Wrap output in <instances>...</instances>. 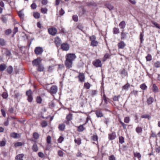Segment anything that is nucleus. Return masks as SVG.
I'll list each match as a JSON object with an SVG mask.
<instances>
[{
  "mask_svg": "<svg viewBox=\"0 0 160 160\" xmlns=\"http://www.w3.org/2000/svg\"><path fill=\"white\" fill-rule=\"evenodd\" d=\"M131 93L134 94L135 97H136L138 95V91L136 90H133Z\"/></svg>",
  "mask_w": 160,
  "mask_h": 160,
  "instance_id": "63",
  "label": "nucleus"
},
{
  "mask_svg": "<svg viewBox=\"0 0 160 160\" xmlns=\"http://www.w3.org/2000/svg\"><path fill=\"white\" fill-rule=\"evenodd\" d=\"M125 69H123L121 71V74L122 75V77H124L126 76V72Z\"/></svg>",
  "mask_w": 160,
  "mask_h": 160,
  "instance_id": "53",
  "label": "nucleus"
},
{
  "mask_svg": "<svg viewBox=\"0 0 160 160\" xmlns=\"http://www.w3.org/2000/svg\"><path fill=\"white\" fill-rule=\"evenodd\" d=\"M152 91L154 92H159V90L158 87L155 84H152Z\"/></svg>",
  "mask_w": 160,
  "mask_h": 160,
  "instance_id": "15",
  "label": "nucleus"
},
{
  "mask_svg": "<svg viewBox=\"0 0 160 160\" xmlns=\"http://www.w3.org/2000/svg\"><path fill=\"white\" fill-rule=\"evenodd\" d=\"M43 52V49L41 47H37L34 50L35 53L37 55L41 54Z\"/></svg>",
  "mask_w": 160,
  "mask_h": 160,
  "instance_id": "9",
  "label": "nucleus"
},
{
  "mask_svg": "<svg viewBox=\"0 0 160 160\" xmlns=\"http://www.w3.org/2000/svg\"><path fill=\"white\" fill-rule=\"evenodd\" d=\"M59 13L60 16H62L65 13V11L62 8H61L59 11Z\"/></svg>",
  "mask_w": 160,
  "mask_h": 160,
  "instance_id": "60",
  "label": "nucleus"
},
{
  "mask_svg": "<svg viewBox=\"0 0 160 160\" xmlns=\"http://www.w3.org/2000/svg\"><path fill=\"white\" fill-rule=\"evenodd\" d=\"M154 68H160V62L158 61L155 62L153 64Z\"/></svg>",
  "mask_w": 160,
  "mask_h": 160,
  "instance_id": "22",
  "label": "nucleus"
},
{
  "mask_svg": "<svg viewBox=\"0 0 160 160\" xmlns=\"http://www.w3.org/2000/svg\"><path fill=\"white\" fill-rule=\"evenodd\" d=\"M48 123L45 121H43L41 123V125L43 128L46 127Z\"/></svg>",
  "mask_w": 160,
  "mask_h": 160,
  "instance_id": "43",
  "label": "nucleus"
},
{
  "mask_svg": "<svg viewBox=\"0 0 160 160\" xmlns=\"http://www.w3.org/2000/svg\"><path fill=\"white\" fill-rule=\"evenodd\" d=\"M36 101L38 103H41L42 102V99L39 96H38L37 98Z\"/></svg>",
  "mask_w": 160,
  "mask_h": 160,
  "instance_id": "44",
  "label": "nucleus"
},
{
  "mask_svg": "<svg viewBox=\"0 0 160 160\" xmlns=\"http://www.w3.org/2000/svg\"><path fill=\"white\" fill-rule=\"evenodd\" d=\"M44 68L42 64L39 65L37 66V70L38 71L42 72L44 71Z\"/></svg>",
  "mask_w": 160,
  "mask_h": 160,
  "instance_id": "21",
  "label": "nucleus"
},
{
  "mask_svg": "<svg viewBox=\"0 0 160 160\" xmlns=\"http://www.w3.org/2000/svg\"><path fill=\"white\" fill-rule=\"evenodd\" d=\"M61 48L63 51H68L70 49V45L67 42H64L61 44Z\"/></svg>",
  "mask_w": 160,
  "mask_h": 160,
  "instance_id": "5",
  "label": "nucleus"
},
{
  "mask_svg": "<svg viewBox=\"0 0 160 160\" xmlns=\"http://www.w3.org/2000/svg\"><path fill=\"white\" fill-rule=\"evenodd\" d=\"M84 125H80L79 126L78 128V131L79 132H82L84 129V128L83 127Z\"/></svg>",
  "mask_w": 160,
  "mask_h": 160,
  "instance_id": "27",
  "label": "nucleus"
},
{
  "mask_svg": "<svg viewBox=\"0 0 160 160\" xmlns=\"http://www.w3.org/2000/svg\"><path fill=\"white\" fill-rule=\"evenodd\" d=\"M33 138L36 140L38 139L39 137V134L37 132H34L33 134Z\"/></svg>",
  "mask_w": 160,
  "mask_h": 160,
  "instance_id": "33",
  "label": "nucleus"
},
{
  "mask_svg": "<svg viewBox=\"0 0 160 160\" xmlns=\"http://www.w3.org/2000/svg\"><path fill=\"white\" fill-rule=\"evenodd\" d=\"M22 142H18L14 143V146L15 147H17L19 146H22Z\"/></svg>",
  "mask_w": 160,
  "mask_h": 160,
  "instance_id": "46",
  "label": "nucleus"
},
{
  "mask_svg": "<svg viewBox=\"0 0 160 160\" xmlns=\"http://www.w3.org/2000/svg\"><path fill=\"white\" fill-rule=\"evenodd\" d=\"M120 97V95H119L118 96H114L113 98V100L114 101H118Z\"/></svg>",
  "mask_w": 160,
  "mask_h": 160,
  "instance_id": "42",
  "label": "nucleus"
},
{
  "mask_svg": "<svg viewBox=\"0 0 160 160\" xmlns=\"http://www.w3.org/2000/svg\"><path fill=\"white\" fill-rule=\"evenodd\" d=\"M63 137L62 136H61L59 137V138L58 140V142L59 143H61L63 141Z\"/></svg>",
  "mask_w": 160,
  "mask_h": 160,
  "instance_id": "50",
  "label": "nucleus"
},
{
  "mask_svg": "<svg viewBox=\"0 0 160 160\" xmlns=\"http://www.w3.org/2000/svg\"><path fill=\"white\" fill-rule=\"evenodd\" d=\"M26 95L28 97V101L29 102H31L33 100L32 91L31 90L27 91L26 92Z\"/></svg>",
  "mask_w": 160,
  "mask_h": 160,
  "instance_id": "4",
  "label": "nucleus"
},
{
  "mask_svg": "<svg viewBox=\"0 0 160 160\" xmlns=\"http://www.w3.org/2000/svg\"><path fill=\"white\" fill-rule=\"evenodd\" d=\"M32 149L33 151L36 152L38 150V148L37 144L35 143L32 147Z\"/></svg>",
  "mask_w": 160,
  "mask_h": 160,
  "instance_id": "25",
  "label": "nucleus"
},
{
  "mask_svg": "<svg viewBox=\"0 0 160 160\" xmlns=\"http://www.w3.org/2000/svg\"><path fill=\"white\" fill-rule=\"evenodd\" d=\"M66 119L68 121H71L72 119V114L69 113L67 115L66 117Z\"/></svg>",
  "mask_w": 160,
  "mask_h": 160,
  "instance_id": "36",
  "label": "nucleus"
},
{
  "mask_svg": "<svg viewBox=\"0 0 160 160\" xmlns=\"http://www.w3.org/2000/svg\"><path fill=\"white\" fill-rule=\"evenodd\" d=\"M128 34V33L127 32H124V30H123L121 33V39L122 40H124L127 37V35Z\"/></svg>",
  "mask_w": 160,
  "mask_h": 160,
  "instance_id": "14",
  "label": "nucleus"
},
{
  "mask_svg": "<svg viewBox=\"0 0 160 160\" xmlns=\"http://www.w3.org/2000/svg\"><path fill=\"white\" fill-rule=\"evenodd\" d=\"M154 101V98L153 97H149L147 99V104L149 105L151 104Z\"/></svg>",
  "mask_w": 160,
  "mask_h": 160,
  "instance_id": "20",
  "label": "nucleus"
},
{
  "mask_svg": "<svg viewBox=\"0 0 160 160\" xmlns=\"http://www.w3.org/2000/svg\"><path fill=\"white\" fill-rule=\"evenodd\" d=\"M54 42L56 45L58 47L59 46H61L62 44V40L58 37H56L55 38Z\"/></svg>",
  "mask_w": 160,
  "mask_h": 160,
  "instance_id": "8",
  "label": "nucleus"
},
{
  "mask_svg": "<svg viewBox=\"0 0 160 160\" xmlns=\"http://www.w3.org/2000/svg\"><path fill=\"white\" fill-rule=\"evenodd\" d=\"M18 15L21 19H23L24 16V14L22 10L19 11L18 12Z\"/></svg>",
  "mask_w": 160,
  "mask_h": 160,
  "instance_id": "35",
  "label": "nucleus"
},
{
  "mask_svg": "<svg viewBox=\"0 0 160 160\" xmlns=\"http://www.w3.org/2000/svg\"><path fill=\"white\" fill-rule=\"evenodd\" d=\"M92 63L96 68L101 67L102 66L101 61L99 59H97L93 61Z\"/></svg>",
  "mask_w": 160,
  "mask_h": 160,
  "instance_id": "6",
  "label": "nucleus"
},
{
  "mask_svg": "<svg viewBox=\"0 0 160 160\" xmlns=\"http://www.w3.org/2000/svg\"><path fill=\"white\" fill-rule=\"evenodd\" d=\"M134 155L135 157H137L138 159H140L141 155L139 152H134Z\"/></svg>",
  "mask_w": 160,
  "mask_h": 160,
  "instance_id": "39",
  "label": "nucleus"
},
{
  "mask_svg": "<svg viewBox=\"0 0 160 160\" xmlns=\"http://www.w3.org/2000/svg\"><path fill=\"white\" fill-rule=\"evenodd\" d=\"M151 23L153 24L154 26L158 28H160V26H159V25L156 22H154L153 21H152L151 22Z\"/></svg>",
  "mask_w": 160,
  "mask_h": 160,
  "instance_id": "49",
  "label": "nucleus"
},
{
  "mask_svg": "<svg viewBox=\"0 0 160 160\" xmlns=\"http://www.w3.org/2000/svg\"><path fill=\"white\" fill-rule=\"evenodd\" d=\"M142 128L139 127H137L136 128V131L138 133H140L142 132Z\"/></svg>",
  "mask_w": 160,
  "mask_h": 160,
  "instance_id": "38",
  "label": "nucleus"
},
{
  "mask_svg": "<svg viewBox=\"0 0 160 160\" xmlns=\"http://www.w3.org/2000/svg\"><path fill=\"white\" fill-rule=\"evenodd\" d=\"M130 84L127 83V84H125L124 86H123L122 87V90H125L126 91H127L128 89V88L130 86Z\"/></svg>",
  "mask_w": 160,
  "mask_h": 160,
  "instance_id": "29",
  "label": "nucleus"
},
{
  "mask_svg": "<svg viewBox=\"0 0 160 160\" xmlns=\"http://www.w3.org/2000/svg\"><path fill=\"white\" fill-rule=\"evenodd\" d=\"M116 137V135L115 132H113L108 135V139L109 140H113Z\"/></svg>",
  "mask_w": 160,
  "mask_h": 160,
  "instance_id": "11",
  "label": "nucleus"
},
{
  "mask_svg": "<svg viewBox=\"0 0 160 160\" xmlns=\"http://www.w3.org/2000/svg\"><path fill=\"white\" fill-rule=\"evenodd\" d=\"M77 28L79 30H80L82 32H84L83 30L84 29V27L82 25H78L77 27Z\"/></svg>",
  "mask_w": 160,
  "mask_h": 160,
  "instance_id": "48",
  "label": "nucleus"
},
{
  "mask_svg": "<svg viewBox=\"0 0 160 160\" xmlns=\"http://www.w3.org/2000/svg\"><path fill=\"white\" fill-rule=\"evenodd\" d=\"M81 140L80 138H78L77 139H75L74 140L75 142L78 145H79L81 144Z\"/></svg>",
  "mask_w": 160,
  "mask_h": 160,
  "instance_id": "40",
  "label": "nucleus"
},
{
  "mask_svg": "<svg viewBox=\"0 0 160 160\" xmlns=\"http://www.w3.org/2000/svg\"><path fill=\"white\" fill-rule=\"evenodd\" d=\"M90 84L88 82H86L84 84V87L87 89H89L90 87Z\"/></svg>",
  "mask_w": 160,
  "mask_h": 160,
  "instance_id": "41",
  "label": "nucleus"
},
{
  "mask_svg": "<svg viewBox=\"0 0 160 160\" xmlns=\"http://www.w3.org/2000/svg\"><path fill=\"white\" fill-rule=\"evenodd\" d=\"M130 121V118L129 117H126L124 118V122L126 123H128Z\"/></svg>",
  "mask_w": 160,
  "mask_h": 160,
  "instance_id": "51",
  "label": "nucleus"
},
{
  "mask_svg": "<svg viewBox=\"0 0 160 160\" xmlns=\"http://www.w3.org/2000/svg\"><path fill=\"white\" fill-rule=\"evenodd\" d=\"M48 92L52 95L55 94L58 91V88L55 85H52L49 89L48 90Z\"/></svg>",
  "mask_w": 160,
  "mask_h": 160,
  "instance_id": "3",
  "label": "nucleus"
},
{
  "mask_svg": "<svg viewBox=\"0 0 160 160\" xmlns=\"http://www.w3.org/2000/svg\"><path fill=\"white\" fill-rule=\"evenodd\" d=\"M37 5L35 3H33L31 5V8L32 9H35L37 8Z\"/></svg>",
  "mask_w": 160,
  "mask_h": 160,
  "instance_id": "62",
  "label": "nucleus"
},
{
  "mask_svg": "<svg viewBox=\"0 0 160 160\" xmlns=\"http://www.w3.org/2000/svg\"><path fill=\"white\" fill-rule=\"evenodd\" d=\"M32 64L34 66H38L41 64V61L39 59H37L34 60L32 62Z\"/></svg>",
  "mask_w": 160,
  "mask_h": 160,
  "instance_id": "12",
  "label": "nucleus"
},
{
  "mask_svg": "<svg viewBox=\"0 0 160 160\" xmlns=\"http://www.w3.org/2000/svg\"><path fill=\"white\" fill-rule=\"evenodd\" d=\"M125 46V43L122 41H120L118 45V48L119 49H123Z\"/></svg>",
  "mask_w": 160,
  "mask_h": 160,
  "instance_id": "13",
  "label": "nucleus"
},
{
  "mask_svg": "<svg viewBox=\"0 0 160 160\" xmlns=\"http://www.w3.org/2000/svg\"><path fill=\"white\" fill-rule=\"evenodd\" d=\"M6 143V141L5 138H3L2 140L0 141V147L4 146Z\"/></svg>",
  "mask_w": 160,
  "mask_h": 160,
  "instance_id": "26",
  "label": "nucleus"
},
{
  "mask_svg": "<svg viewBox=\"0 0 160 160\" xmlns=\"http://www.w3.org/2000/svg\"><path fill=\"white\" fill-rule=\"evenodd\" d=\"M95 114L98 117H102L103 116V114L102 112L100 110H97L96 111Z\"/></svg>",
  "mask_w": 160,
  "mask_h": 160,
  "instance_id": "16",
  "label": "nucleus"
},
{
  "mask_svg": "<svg viewBox=\"0 0 160 160\" xmlns=\"http://www.w3.org/2000/svg\"><path fill=\"white\" fill-rule=\"evenodd\" d=\"M48 31L49 34L52 36H55L57 33V29L54 27L49 28Z\"/></svg>",
  "mask_w": 160,
  "mask_h": 160,
  "instance_id": "7",
  "label": "nucleus"
},
{
  "mask_svg": "<svg viewBox=\"0 0 160 160\" xmlns=\"http://www.w3.org/2000/svg\"><path fill=\"white\" fill-rule=\"evenodd\" d=\"M97 93V91L95 90H93L92 91L91 95L92 97H94Z\"/></svg>",
  "mask_w": 160,
  "mask_h": 160,
  "instance_id": "61",
  "label": "nucleus"
},
{
  "mask_svg": "<svg viewBox=\"0 0 160 160\" xmlns=\"http://www.w3.org/2000/svg\"><path fill=\"white\" fill-rule=\"evenodd\" d=\"M119 30L118 28L115 27L113 28V33L114 34H118L119 33Z\"/></svg>",
  "mask_w": 160,
  "mask_h": 160,
  "instance_id": "34",
  "label": "nucleus"
},
{
  "mask_svg": "<svg viewBox=\"0 0 160 160\" xmlns=\"http://www.w3.org/2000/svg\"><path fill=\"white\" fill-rule=\"evenodd\" d=\"M119 142L121 144L124 142V139L123 137L121 136L119 137Z\"/></svg>",
  "mask_w": 160,
  "mask_h": 160,
  "instance_id": "57",
  "label": "nucleus"
},
{
  "mask_svg": "<svg viewBox=\"0 0 160 160\" xmlns=\"http://www.w3.org/2000/svg\"><path fill=\"white\" fill-rule=\"evenodd\" d=\"M76 58V56L74 53H68L65 56V60L64 62L65 65L67 68L72 67V62Z\"/></svg>",
  "mask_w": 160,
  "mask_h": 160,
  "instance_id": "1",
  "label": "nucleus"
},
{
  "mask_svg": "<svg viewBox=\"0 0 160 160\" xmlns=\"http://www.w3.org/2000/svg\"><path fill=\"white\" fill-rule=\"evenodd\" d=\"M11 136L14 138H18L20 137V135L17 133L12 132L11 134Z\"/></svg>",
  "mask_w": 160,
  "mask_h": 160,
  "instance_id": "19",
  "label": "nucleus"
},
{
  "mask_svg": "<svg viewBox=\"0 0 160 160\" xmlns=\"http://www.w3.org/2000/svg\"><path fill=\"white\" fill-rule=\"evenodd\" d=\"M105 6L108 8L109 10H112L114 9V7L111 4L107 3L105 4Z\"/></svg>",
  "mask_w": 160,
  "mask_h": 160,
  "instance_id": "18",
  "label": "nucleus"
},
{
  "mask_svg": "<svg viewBox=\"0 0 160 160\" xmlns=\"http://www.w3.org/2000/svg\"><path fill=\"white\" fill-rule=\"evenodd\" d=\"M64 153L61 150L58 151V154L59 156L62 157L63 156Z\"/></svg>",
  "mask_w": 160,
  "mask_h": 160,
  "instance_id": "52",
  "label": "nucleus"
},
{
  "mask_svg": "<svg viewBox=\"0 0 160 160\" xmlns=\"http://www.w3.org/2000/svg\"><path fill=\"white\" fill-rule=\"evenodd\" d=\"M65 125L64 124H59L58 126V129L59 130L63 131L65 129Z\"/></svg>",
  "mask_w": 160,
  "mask_h": 160,
  "instance_id": "24",
  "label": "nucleus"
},
{
  "mask_svg": "<svg viewBox=\"0 0 160 160\" xmlns=\"http://www.w3.org/2000/svg\"><path fill=\"white\" fill-rule=\"evenodd\" d=\"M90 39L91 41L90 45L93 47H96L98 46V42L96 40V37L94 35H92L90 37Z\"/></svg>",
  "mask_w": 160,
  "mask_h": 160,
  "instance_id": "2",
  "label": "nucleus"
},
{
  "mask_svg": "<svg viewBox=\"0 0 160 160\" xmlns=\"http://www.w3.org/2000/svg\"><path fill=\"white\" fill-rule=\"evenodd\" d=\"M48 9L46 8H42L41 9V12L43 14H47Z\"/></svg>",
  "mask_w": 160,
  "mask_h": 160,
  "instance_id": "37",
  "label": "nucleus"
},
{
  "mask_svg": "<svg viewBox=\"0 0 160 160\" xmlns=\"http://www.w3.org/2000/svg\"><path fill=\"white\" fill-rule=\"evenodd\" d=\"M119 26L121 29H123L125 28L126 25L125 22L124 21H122L119 24Z\"/></svg>",
  "mask_w": 160,
  "mask_h": 160,
  "instance_id": "17",
  "label": "nucleus"
},
{
  "mask_svg": "<svg viewBox=\"0 0 160 160\" xmlns=\"http://www.w3.org/2000/svg\"><path fill=\"white\" fill-rule=\"evenodd\" d=\"M72 18L73 20L75 22H77L78 21V18L77 15H73Z\"/></svg>",
  "mask_w": 160,
  "mask_h": 160,
  "instance_id": "59",
  "label": "nucleus"
},
{
  "mask_svg": "<svg viewBox=\"0 0 160 160\" xmlns=\"http://www.w3.org/2000/svg\"><path fill=\"white\" fill-rule=\"evenodd\" d=\"M24 157V155L23 154H21L17 155L16 157V159H20Z\"/></svg>",
  "mask_w": 160,
  "mask_h": 160,
  "instance_id": "47",
  "label": "nucleus"
},
{
  "mask_svg": "<svg viewBox=\"0 0 160 160\" xmlns=\"http://www.w3.org/2000/svg\"><path fill=\"white\" fill-rule=\"evenodd\" d=\"M8 96V93L6 92H3L2 94V97L4 98H6Z\"/></svg>",
  "mask_w": 160,
  "mask_h": 160,
  "instance_id": "58",
  "label": "nucleus"
},
{
  "mask_svg": "<svg viewBox=\"0 0 160 160\" xmlns=\"http://www.w3.org/2000/svg\"><path fill=\"white\" fill-rule=\"evenodd\" d=\"M18 30L17 27H15L14 29L13 30V34L12 35V37H13L14 35L16 33V32H18Z\"/></svg>",
  "mask_w": 160,
  "mask_h": 160,
  "instance_id": "55",
  "label": "nucleus"
},
{
  "mask_svg": "<svg viewBox=\"0 0 160 160\" xmlns=\"http://www.w3.org/2000/svg\"><path fill=\"white\" fill-rule=\"evenodd\" d=\"M109 160H116L115 157L113 155H111L109 157Z\"/></svg>",
  "mask_w": 160,
  "mask_h": 160,
  "instance_id": "64",
  "label": "nucleus"
},
{
  "mask_svg": "<svg viewBox=\"0 0 160 160\" xmlns=\"http://www.w3.org/2000/svg\"><path fill=\"white\" fill-rule=\"evenodd\" d=\"M144 32L143 30H142V32H140V40L141 43H142L143 41V36L144 34L143 33Z\"/></svg>",
  "mask_w": 160,
  "mask_h": 160,
  "instance_id": "32",
  "label": "nucleus"
},
{
  "mask_svg": "<svg viewBox=\"0 0 160 160\" xmlns=\"http://www.w3.org/2000/svg\"><path fill=\"white\" fill-rule=\"evenodd\" d=\"M5 44V42L2 38H0V45L2 46H4Z\"/></svg>",
  "mask_w": 160,
  "mask_h": 160,
  "instance_id": "54",
  "label": "nucleus"
},
{
  "mask_svg": "<svg viewBox=\"0 0 160 160\" xmlns=\"http://www.w3.org/2000/svg\"><path fill=\"white\" fill-rule=\"evenodd\" d=\"M7 66L5 64H1L0 65V71H3L6 68Z\"/></svg>",
  "mask_w": 160,
  "mask_h": 160,
  "instance_id": "28",
  "label": "nucleus"
},
{
  "mask_svg": "<svg viewBox=\"0 0 160 160\" xmlns=\"http://www.w3.org/2000/svg\"><path fill=\"white\" fill-rule=\"evenodd\" d=\"M79 81L82 82H84L85 80V76L84 74L83 73H79V75L78 76Z\"/></svg>",
  "mask_w": 160,
  "mask_h": 160,
  "instance_id": "10",
  "label": "nucleus"
},
{
  "mask_svg": "<svg viewBox=\"0 0 160 160\" xmlns=\"http://www.w3.org/2000/svg\"><path fill=\"white\" fill-rule=\"evenodd\" d=\"M110 57V55L108 53L105 54L102 58V61L103 62L105 61L107 59L109 58Z\"/></svg>",
  "mask_w": 160,
  "mask_h": 160,
  "instance_id": "23",
  "label": "nucleus"
},
{
  "mask_svg": "<svg viewBox=\"0 0 160 160\" xmlns=\"http://www.w3.org/2000/svg\"><path fill=\"white\" fill-rule=\"evenodd\" d=\"M146 58L147 61H150L152 59V56L151 55L148 54L146 57Z\"/></svg>",
  "mask_w": 160,
  "mask_h": 160,
  "instance_id": "45",
  "label": "nucleus"
},
{
  "mask_svg": "<svg viewBox=\"0 0 160 160\" xmlns=\"http://www.w3.org/2000/svg\"><path fill=\"white\" fill-rule=\"evenodd\" d=\"M140 88L142 90H145L147 89V87L145 83H142L140 86Z\"/></svg>",
  "mask_w": 160,
  "mask_h": 160,
  "instance_id": "31",
  "label": "nucleus"
},
{
  "mask_svg": "<svg viewBox=\"0 0 160 160\" xmlns=\"http://www.w3.org/2000/svg\"><path fill=\"white\" fill-rule=\"evenodd\" d=\"M47 142L48 144H50L51 142V137L48 136L47 138Z\"/></svg>",
  "mask_w": 160,
  "mask_h": 160,
  "instance_id": "56",
  "label": "nucleus"
},
{
  "mask_svg": "<svg viewBox=\"0 0 160 160\" xmlns=\"http://www.w3.org/2000/svg\"><path fill=\"white\" fill-rule=\"evenodd\" d=\"M33 16L36 19H38L40 17V14L38 12H33Z\"/></svg>",
  "mask_w": 160,
  "mask_h": 160,
  "instance_id": "30",
  "label": "nucleus"
}]
</instances>
